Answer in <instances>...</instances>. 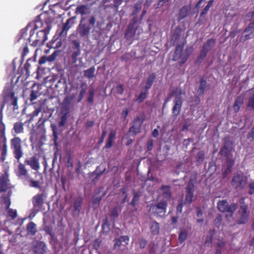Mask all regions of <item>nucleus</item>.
<instances>
[{
    "instance_id": "nucleus-1",
    "label": "nucleus",
    "mask_w": 254,
    "mask_h": 254,
    "mask_svg": "<svg viewBox=\"0 0 254 254\" xmlns=\"http://www.w3.org/2000/svg\"><path fill=\"white\" fill-rule=\"evenodd\" d=\"M95 23L96 18L94 16H90L88 19L86 17H82L76 30L77 36L81 39L88 40L92 28L95 25Z\"/></svg>"
},
{
    "instance_id": "nucleus-2",
    "label": "nucleus",
    "mask_w": 254,
    "mask_h": 254,
    "mask_svg": "<svg viewBox=\"0 0 254 254\" xmlns=\"http://www.w3.org/2000/svg\"><path fill=\"white\" fill-rule=\"evenodd\" d=\"M184 46L185 43L177 45L172 58L173 61L181 60L178 62L180 66H182L187 62L192 52L191 47L186 48L184 51Z\"/></svg>"
},
{
    "instance_id": "nucleus-3",
    "label": "nucleus",
    "mask_w": 254,
    "mask_h": 254,
    "mask_svg": "<svg viewBox=\"0 0 254 254\" xmlns=\"http://www.w3.org/2000/svg\"><path fill=\"white\" fill-rule=\"evenodd\" d=\"M237 204L231 203L229 204L226 200H219L217 202V207L219 211L226 213L225 217L227 218L232 217L237 208Z\"/></svg>"
},
{
    "instance_id": "nucleus-4",
    "label": "nucleus",
    "mask_w": 254,
    "mask_h": 254,
    "mask_svg": "<svg viewBox=\"0 0 254 254\" xmlns=\"http://www.w3.org/2000/svg\"><path fill=\"white\" fill-rule=\"evenodd\" d=\"M10 148L12 151L14 157L19 162V160L23 155V151L22 145V140L18 136H15L10 140Z\"/></svg>"
},
{
    "instance_id": "nucleus-5",
    "label": "nucleus",
    "mask_w": 254,
    "mask_h": 254,
    "mask_svg": "<svg viewBox=\"0 0 254 254\" xmlns=\"http://www.w3.org/2000/svg\"><path fill=\"white\" fill-rule=\"evenodd\" d=\"M241 205L238 211V219L237 223L239 225L245 224L248 221L250 216V211L248 205L244 202V198L240 201Z\"/></svg>"
},
{
    "instance_id": "nucleus-6",
    "label": "nucleus",
    "mask_w": 254,
    "mask_h": 254,
    "mask_svg": "<svg viewBox=\"0 0 254 254\" xmlns=\"http://www.w3.org/2000/svg\"><path fill=\"white\" fill-rule=\"evenodd\" d=\"M18 98L15 96L14 91L9 90L6 91L3 95V101L0 103L1 109H2L6 103H8L10 106H13V110L18 109L17 104Z\"/></svg>"
},
{
    "instance_id": "nucleus-7",
    "label": "nucleus",
    "mask_w": 254,
    "mask_h": 254,
    "mask_svg": "<svg viewBox=\"0 0 254 254\" xmlns=\"http://www.w3.org/2000/svg\"><path fill=\"white\" fill-rule=\"evenodd\" d=\"M248 178L242 172H238L233 177L231 184L235 189H243L246 186Z\"/></svg>"
},
{
    "instance_id": "nucleus-8",
    "label": "nucleus",
    "mask_w": 254,
    "mask_h": 254,
    "mask_svg": "<svg viewBox=\"0 0 254 254\" xmlns=\"http://www.w3.org/2000/svg\"><path fill=\"white\" fill-rule=\"evenodd\" d=\"M168 203L165 200H161L156 205L151 204L149 210L154 215L163 217L165 215L167 210Z\"/></svg>"
},
{
    "instance_id": "nucleus-9",
    "label": "nucleus",
    "mask_w": 254,
    "mask_h": 254,
    "mask_svg": "<svg viewBox=\"0 0 254 254\" xmlns=\"http://www.w3.org/2000/svg\"><path fill=\"white\" fill-rule=\"evenodd\" d=\"M196 178H190L188 182V185L186 188V196L185 199V203L190 204L192 201L193 193L195 189V183Z\"/></svg>"
},
{
    "instance_id": "nucleus-10",
    "label": "nucleus",
    "mask_w": 254,
    "mask_h": 254,
    "mask_svg": "<svg viewBox=\"0 0 254 254\" xmlns=\"http://www.w3.org/2000/svg\"><path fill=\"white\" fill-rule=\"evenodd\" d=\"M46 197V195L44 193H38L32 197V202L33 205V209L38 212L41 210V208L44 203V199Z\"/></svg>"
},
{
    "instance_id": "nucleus-11",
    "label": "nucleus",
    "mask_w": 254,
    "mask_h": 254,
    "mask_svg": "<svg viewBox=\"0 0 254 254\" xmlns=\"http://www.w3.org/2000/svg\"><path fill=\"white\" fill-rule=\"evenodd\" d=\"M143 121L144 119H142L140 116L136 117L132 122V126L129 128L128 132L133 136L140 132Z\"/></svg>"
},
{
    "instance_id": "nucleus-12",
    "label": "nucleus",
    "mask_w": 254,
    "mask_h": 254,
    "mask_svg": "<svg viewBox=\"0 0 254 254\" xmlns=\"http://www.w3.org/2000/svg\"><path fill=\"white\" fill-rule=\"evenodd\" d=\"M1 144L2 146L0 149V160L2 162H4L7 154V139L5 135L4 129L0 130V145Z\"/></svg>"
},
{
    "instance_id": "nucleus-13",
    "label": "nucleus",
    "mask_w": 254,
    "mask_h": 254,
    "mask_svg": "<svg viewBox=\"0 0 254 254\" xmlns=\"http://www.w3.org/2000/svg\"><path fill=\"white\" fill-rule=\"evenodd\" d=\"M181 95H176L173 101L174 106L172 109L173 116L177 117L180 113L183 105V100Z\"/></svg>"
},
{
    "instance_id": "nucleus-14",
    "label": "nucleus",
    "mask_w": 254,
    "mask_h": 254,
    "mask_svg": "<svg viewBox=\"0 0 254 254\" xmlns=\"http://www.w3.org/2000/svg\"><path fill=\"white\" fill-rule=\"evenodd\" d=\"M136 22V20L134 18L128 24L127 30L126 32L125 35V38L127 39L130 40L134 36L137 29Z\"/></svg>"
},
{
    "instance_id": "nucleus-15",
    "label": "nucleus",
    "mask_w": 254,
    "mask_h": 254,
    "mask_svg": "<svg viewBox=\"0 0 254 254\" xmlns=\"http://www.w3.org/2000/svg\"><path fill=\"white\" fill-rule=\"evenodd\" d=\"M51 29V26L48 25L45 29L39 31L37 33V38L34 41L37 43L44 44L48 39L47 35L49 33Z\"/></svg>"
},
{
    "instance_id": "nucleus-16",
    "label": "nucleus",
    "mask_w": 254,
    "mask_h": 254,
    "mask_svg": "<svg viewBox=\"0 0 254 254\" xmlns=\"http://www.w3.org/2000/svg\"><path fill=\"white\" fill-rule=\"evenodd\" d=\"M242 38L245 41L253 38L254 34V20L250 22L244 30V34Z\"/></svg>"
},
{
    "instance_id": "nucleus-17",
    "label": "nucleus",
    "mask_w": 254,
    "mask_h": 254,
    "mask_svg": "<svg viewBox=\"0 0 254 254\" xmlns=\"http://www.w3.org/2000/svg\"><path fill=\"white\" fill-rule=\"evenodd\" d=\"M75 17H72L66 20L65 23L63 26L62 30L59 34V36L61 38L66 37L68 30L75 23Z\"/></svg>"
},
{
    "instance_id": "nucleus-18",
    "label": "nucleus",
    "mask_w": 254,
    "mask_h": 254,
    "mask_svg": "<svg viewBox=\"0 0 254 254\" xmlns=\"http://www.w3.org/2000/svg\"><path fill=\"white\" fill-rule=\"evenodd\" d=\"M63 104L65 105V110L67 112L64 114L61 118V121L59 123V127H63L65 125L67 119V115L69 113V106L70 104V99L69 98L66 97L63 101Z\"/></svg>"
},
{
    "instance_id": "nucleus-19",
    "label": "nucleus",
    "mask_w": 254,
    "mask_h": 254,
    "mask_svg": "<svg viewBox=\"0 0 254 254\" xmlns=\"http://www.w3.org/2000/svg\"><path fill=\"white\" fill-rule=\"evenodd\" d=\"M191 10V6L190 5H185L182 7L178 13L177 14V18L179 20H181L189 16Z\"/></svg>"
},
{
    "instance_id": "nucleus-20",
    "label": "nucleus",
    "mask_w": 254,
    "mask_h": 254,
    "mask_svg": "<svg viewBox=\"0 0 254 254\" xmlns=\"http://www.w3.org/2000/svg\"><path fill=\"white\" fill-rule=\"evenodd\" d=\"M9 180L6 175L0 176V192H6L9 188Z\"/></svg>"
},
{
    "instance_id": "nucleus-21",
    "label": "nucleus",
    "mask_w": 254,
    "mask_h": 254,
    "mask_svg": "<svg viewBox=\"0 0 254 254\" xmlns=\"http://www.w3.org/2000/svg\"><path fill=\"white\" fill-rule=\"evenodd\" d=\"M24 163L35 171H38L40 169L39 160L36 156L31 157L29 159L25 160Z\"/></svg>"
},
{
    "instance_id": "nucleus-22",
    "label": "nucleus",
    "mask_w": 254,
    "mask_h": 254,
    "mask_svg": "<svg viewBox=\"0 0 254 254\" xmlns=\"http://www.w3.org/2000/svg\"><path fill=\"white\" fill-rule=\"evenodd\" d=\"M33 251L36 254H45L46 245L43 242H37L33 248Z\"/></svg>"
},
{
    "instance_id": "nucleus-23",
    "label": "nucleus",
    "mask_w": 254,
    "mask_h": 254,
    "mask_svg": "<svg viewBox=\"0 0 254 254\" xmlns=\"http://www.w3.org/2000/svg\"><path fill=\"white\" fill-rule=\"evenodd\" d=\"M16 175L18 177H26L28 175V170L25 166L21 162H19L16 171Z\"/></svg>"
},
{
    "instance_id": "nucleus-24",
    "label": "nucleus",
    "mask_w": 254,
    "mask_h": 254,
    "mask_svg": "<svg viewBox=\"0 0 254 254\" xmlns=\"http://www.w3.org/2000/svg\"><path fill=\"white\" fill-rule=\"evenodd\" d=\"M207 86V81L204 77L200 78L199 80V85L197 89V93L199 95H202L204 94V91Z\"/></svg>"
},
{
    "instance_id": "nucleus-25",
    "label": "nucleus",
    "mask_w": 254,
    "mask_h": 254,
    "mask_svg": "<svg viewBox=\"0 0 254 254\" xmlns=\"http://www.w3.org/2000/svg\"><path fill=\"white\" fill-rule=\"evenodd\" d=\"M156 77L155 73H152L149 75L145 82V85L144 87V89L149 90L151 88L156 79Z\"/></svg>"
},
{
    "instance_id": "nucleus-26",
    "label": "nucleus",
    "mask_w": 254,
    "mask_h": 254,
    "mask_svg": "<svg viewBox=\"0 0 254 254\" xmlns=\"http://www.w3.org/2000/svg\"><path fill=\"white\" fill-rule=\"evenodd\" d=\"M83 203V198L81 196L75 198L74 200L73 211L79 213L81 210Z\"/></svg>"
},
{
    "instance_id": "nucleus-27",
    "label": "nucleus",
    "mask_w": 254,
    "mask_h": 254,
    "mask_svg": "<svg viewBox=\"0 0 254 254\" xmlns=\"http://www.w3.org/2000/svg\"><path fill=\"white\" fill-rule=\"evenodd\" d=\"M216 41L214 39H209L203 44L202 49L207 53L215 45Z\"/></svg>"
},
{
    "instance_id": "nucleus-28",
    "label": "nucleus",
    "mask_w": 254,
    "mask_h": 254,
    "mask_svg": "<svg viewBox=\"0 0 254 254\" xmlns=\"http://www.w3.org/2000/svg\"><path fill=\"white\" fill-rule=\"evenodd\" d=\"M27 234L31 235H35L37 233L36 225L32 221L28 223L26 226Z\"/></svg>"
},
{
    "instance_id": "nucleus-29",
    "label": "nucleus",
    "mask_w": 254,
    "mask_h": 254,
    "mask_svg": "<svg viewBox=\"0 0 254 254\" xmlns=\"http://www.w3.org/2000/svg\"><path fill=\"white\" fill-rule=\"evenodd\" d=\"M161 189L163 191L162 194L163 197L167 199H169L172 194L170 187L169 186L162 185Z\"/></svg>"
},
{
    "instance_id": "nucleus-30",
    "label": "nucleus",
    "mask_w": 254,
    "mask_h": 254,
    "mask_svg": "<svg viewBox=\"0 0 254 254\" xmlns=\"http://www.w3.org/2000/svg\"><path fill=\"white\" fill-rule=\"evenodd\" d=\"M95 68L94 66L83 71L84 76L90 79L95 77Z\"/></svg>"
},
{
    "instance_id": "nucleus-31",
    "label": "nucleus",
    "mask_w": 254,
    "mask_h": 254,
    "mask_svg": "<svg viewBox=\"0 0 254 254\" xmlns=\"http://www.w3.org/2000/svg\"><path fill=\"white\" fill-rule=\"evenodd\" d=\"M116 135V132L114 131H112L110 133L109 136H108L107 141L105 146V147L106 149H109V148H111V147L113 145V140L115 138Z\"/></svg>"
},
{
    "instance_id": "nucleus-32",
    "label": "nucleus",
    "mask_w": 254,
    "mask_h": 254,
    "mask_svg": "<svg viewBox=\"0 0 254 254\" xmlns=\"http://www.w3.org/2000/svg\"><path fill=\"white\" fill-rule=\"evenodd\" d=\"M251 96L249 98L247 107L250 110H254V87L250 90Z\"/></svg>"
},
{
    "instance_id": "nucleus-33",
    "label": "nucleus",
    "mask_w": 254,
    "mask_h": 254,
    "mask_svg": "<svg viewBox=\"0 0 254 254\" xmlns=\"http://www.w3.org/2000/svg\"><path fill=\"white\" fill-rule=\"evenodd\" d=\"M243 104V99L241 97H238L235 101L233 110L235 113H238L240 109L241 106Z\"/></svg>"
},
{
    "instance_id": "nucleus-34",
    "label": "nucleus",
    "mask_w": 254,
    "mask_h": 254,
    "mask_svg": "<svg viewBox=\"0 0 254 254\" xmlns=\"http://www.w3.org/2000/svg\"><path fill=\"white\" fill-rule=\"evenodd\" d=\"M184 92L181 88H177L172 91L170 95L165 100V104H166L170 100L173 96H176V95H182Z\"/></svg>"
},
{
    "instance_id": "nucleus-35",
    "label": "nucleus",
    "mask_w": 254,
    "mask_h": 254,
    "mask_svg": "<svg viewBox=\"0 0 254 254\" xmlns=\"http://www.w3.org/2000/svg\"><path fill=\"white\" fill-rule=\"evenodd\" d=\"M81 55V50L79 51H72V54L71 55V59L72 61V64H75V66H77L78 65L76 64V63L78 60V57L80 56Z\"/></svg>"
},
{
    "instance_id": "nucleus-36",
    "label": "nucleus",
    "mask_w": 254,
    "mask_h": 254,
    "mask_svg": "<svg viewBox=\"0 0 254 254\" xmlns=\"http://www.w3.org/2000/svg\"><path fill=\"white\" fill-rule=\"evenodd\" d=\"M24 125L21 122H16L14 124L13 130L16 133H20L23 132Z\"/></svg>"
},
{
    "instance_id": "nucleus-37",
    "label": "nucleus",
    "mask_w": 254,
    "mask_h": 254,
    "mask_svg": "<svg viewBox=\"0 0 254 254\" xmlns=\"http://www.w3.org/2000/svg\"><path fill=\"white\" fill-rule=\"evenodd\" d=\"M148 94V90H146L143 88V90L140 92L139 96L136 99V101L138 103H141L146 99Z\"/></svg>"
},
{
    "instance_id": "nucleus-38",
    "label": "nucleus",
    "mask_w": 254,
    "mask_h": 254,
    "mask_svg": "<svg viewBox=\"0 0 254 254\" xmlns=\"http://www.w3.org/2000/svg\"><path fill=\"white\" fill-rule=\"evenodd\" d=\"M232 150H233L231 149L226 148L222 146V147L221 148L220 150L219 154L222 156H224L225 158H228V157H229L230 154L232 152Z\"/></svg>"
},
{
    "instance_id": "nucleus-39",
    "label": "nucleus",
    "mask_w": 254,
    "mask_h": 254,
    "mask_svg": "<svg viewBox=\"0 0 254 254\" xmlns=\"http://www.w3.org/2000/svg\"><path fill=\"white\" fill-rule=\"evenodd\" d=\"M133 196L131 202L130 203V204L132 205L133 207H135L139 200L140 195L138 192L135 191H133Z\"/></svg>"
},
{
    "instance_id": "nucleus-40",
    "label": "nucleus",
    "mask_w": 254,
    "mask_h": 254,
    "mask_svg": "<svg viewBox=\"0 0 254 254\" xmlns=\"http://www.w3.org/2000/svg\"><path fill=\"white\" fill-rule=\"evenodd\" d=\"M188 237V232L185 229L180 231L179 234V241L181 243H184Z\"/></svg>"
},
{
    "instance_id": "nucleus-41",
    "label": "nucleus",
    "mask_w": 254,
    "mask_h": 254,
    "mask_svg": "<svg viewBox=\"0 0 254 254\" xmlns=\"http://www.w3.org/2000/svg\"><path fill=\"white\" fill-rule=\"evenodd\" d=\"M150 230L153 235L158 234L159 232V223L156 221L153 222L150 227Z\"/></svg>"
},
{
    "instance_id": "nucleus-42",
    "label": "nucleus",
    "mask_w": 254,
    "mask_h": 254,
    "mask_svg": "<svg viewBox=\"0 0 254 254\" xmlns=\"http://www.w3.org/2000/svg\"><path fill=\"white\" fill-rule=\"evenodd\" d=\"M94 94H95L94 89L93 88L89 89V92H88V96L87 100L88 102L90 104H92L93 103Z\"/></svg>"
},
{
    "instance_id": "nucleus-43",
    "label": "nucleus",
    "mask_w": 254,
    "mask_h": 254,
    "mask_svg": "<svg viewBox=\"0 0 254 254\" xmlns=\"http://www.w3.org/2000/svg\"><path fill=\"white\" fill-rule=\"evenodd\" d=\"M86 9L87 7L86 5H81L76 7V12L77 13H79L82 15H85L87 13L86 11Z\"/></svg>"
},
{
    "instance_id": "nucleus-44",
    "label": "nucleus",
    "mask_w": 254,
    "mask_h": 254,
    "mask_svg": "<svg viewBox=\"0 0 254 254\" xmlns=\"http://www.w3.org/2000/svg\"><path fill=\"white\" fill-rule=\"evenodd\" d=\"M222 220V215L220 214H218L214 220V224L218 229L220 228V226L221 225Z\"/></svg>"
},
{
    "instance_id": "nucleus-45",
    "label": "nucleus",
    "mask_w": 254,
    "mask_h": 254,
    "mask_svg": "<svg viewBox=\"0 0 254 254\" xmlns=\"http://www.w3.org/2000/svg\"><path fill=\"white\" fill-rule=\"evenodd\" d=\"M207 54L208 53L207 52L201 49L200 52L199 56L197 57L196 59V62L201 63L203 60L206 57Z\"/></svg>"
},
{
    "instance_id": "nucleus-46",
    "label": "nucleus",
    "mask_w": 254,
    "mask_h": 254,
    "mask_svg": "<svg viewBox=\"0 0 254 254\" xmlns=\"http://www.w3.org/2000/svg\"><path fill=\"white\" fill-rule=\"evenodd\" d=\"M29 186L32 188H34L39 190H41L42 188L40 186V182L38 181L31 179L29 181Z\"/></svg>"
},
{
    "instance_id": "nucleus-47",
    "label": "nucleus",
    "mask_w": 254,
    "mask_h": 254,
    "mask_svg": "<svg viewBox=\"0 0 254 254\" xmlns=\"http://www.w3.org/2000/svg\"><path fill=\"white\" fill-rule=\"evenodd\" d=\"M234 142L229 138L225 139L223 146L233 150Z\"/></svg>"
},
{
    "instance_id": "nucleus-48",
    "label": "nucleus",
    "mask_w": 254,
    "mask_h": 254,
    "mask_svg": "<svg viewBox=\"0 0 254 254\" xmlns=\"http://www.w3.org/2000/svg\"><path fill=\"white\" fill-rule=\"evenodd\" d=\"M7 209V213L8 216L10 217L12 219H15L17 216L16 210L9 208Z\"/></svg>"
},
{
    "instance_id": "nucleus-49",
    "label": "nucleus",
    "mask_w": 254,
    "mask_h": 254,
    "mask_svg": "<svg viewBox=\"0 0 254 254\" xmlns=\"http://www.w3.org/2000/svg\"><path fill=\"white\" fill-rule=\"evenodd\" d=\"M209 9V7L206 6H205V7L202 9L201 12L200 13L198 22L201 21L204 19L205 15L208 12Z\"/></svg>"
},
{
    "instance_id": "nucleus-50",
    "label": "nucleus",
    "mask_w": 254,
    "mask_h": 254,
    "mask_svg": "<svg viewBox=\"0 0 254 254\" xmlns=\"http://www.w3.org/2000/svg\"><path fill=\"white\" fill-rule=\"evenodd\" d=\"M29 53V50L27 46H25L21 52V62H23L25 60V57Z\"/></svg>"
},
{
    "instance_id": "nucleus-51",
    "label": "nucleus",
    "mask_w": 254,
    "mask_h": 254,
    "mask_svg": "<svg viewBox=\"0 0 254 254\" xmlns=\"http://www.w3.org/2000/svg\"><path fill=\"white\" fill-rule=\"evenodd\" d=\"M226 160L227 163V170L231 171V168L234 164V160L232 158H230L229 157L226 158Z\"/></svg>"
},
{
    "instance_id": "nucleus-52",
    "label": "nucleus",
    "mask_w": 254,
    "mask_h": 254,
    "mask_svg": "<svg viewBox=\"0 0 254 254\" xmlns=\"http://www.w3.org/2000/svg\"><path fill=\"white\" fill-rule=\"evenodd\" d=\"M226 244V242L222 240H218V242L216 243V249H219L222 251V250L224 248Z\"/></svg>"
},
{
    "instance_id": "nucleus-53",
    "label": "nucleus",
    "mask_w": 254,
    "mask_h": 254,
    "mask_svg": "<svg viewBox=\"0 0 254 254\" xmlns=\"http://www.w3.org/2000/svg\"><path fill=\"white\" fill-rule=\"evenodd\" d=\"M134 10L132 12L133 15L137 14L141 9V4L140 2H137L134 5Z\"/></svg>"
},
{
    "instance_id": "nucleus-54",
    "label": "nucleus",
    "mask_w": 254,
    "mask_h": 254,
    "mask_svg": "<svg viewBox=\"0 0 254 254\" xmlns=\"http://www.w3.org/2000/svg\"><path fill=\"white\" fill-rule=\"evenodd\" d=\"M1 198L2 199L3 203L5 205V208L8 209L11 204L10 199L6 196H3Z\"/></svg>"
},
{
    "instance_id": "nucleus-55",
    "label": "nucleus",
    "mask_w": 254,
    "mask_h": 254,
    "mask_svg": "<svg viewBox=\"0 0 254 254\" xmlns=\"http://www.w3.org/2000/svg\"><path fill=\"white\" fill-rule=\"evenodd\" d=\"M73 44V46L72 47V49L73 51H79L81 50L80 49V43L76 41V40H73L72 42Z\"/></svg>"
},
{
    "instance_id": "nucleus-56",
    "label": "nucleus",
    "mask_w": 254,
    "mask_h": 254,
    "mask_svg": "<svg viewBox=\"0 0 254 254\" xmlns=\"http://www.w3.org/2000/svg\"><path fill=\"white\" fill-rule=\"evenodd\" d=\"M129 110L128 108H126L123 110L121 113V119L123 121H125L127 119V117L128 114Z\"/></svg>"
},
{
    "instance_id": "nucleus-57",
    "label": "nucleus",
    "mask_w": 254,
    "mask_h": 254,
    "mask_svg": "<svg viewBox=\"0 0 254 254\" xmlns=\"http://www.w3.org/2000/svg\"><path fill=\"white\" fill-rule=\"evenodd\" d=\"M191 123L189 119L185 120L184 125H183L182 131H186L188 130L189 127L191 126Z\"/></svg>"
},
{
    "instance_id": "nucleus-58",
    "label": "nucleus",
    "mask_w": 254,
    "mask_h": 254,
    "mask_svg": "<svg viewBox=\"0 0 254 254\" xmlns=\"http://www.w3.org/2000/svg\"><path fill=\"white\" fill-rule=\"evenodd\" d=\"M119 215L118 210L117 207L113 208L111 212V217L114 219L117 218Z\"/></svg>"
},
{
    "instance_id": "nucleus-59",
    "label": "nucleus",
    "mask_w": 254,
    "mask_h": 254,
    "mask_svg": "<svg viewBox=\"0 0 254 254\" xmlns=\"http://www.w3.org/2000/svg\"><path fill=\"white\" fill-rule=\"evenodd\" d=\"M247 139H250L251 141L254 140V126L248 133Z\"/></svg>"
},
{
    "instance_id": "nucleus-60",
    "label": "nucleus",
    "mask_w": 254,
    "mask_h": 254,
    "mask_svg": "<svg viewBox=\"0 0 254 254\" xmlns=\"http://www.w3.org/2000/svg\"><path fill=\"white\" fill-rule=\"evenodd\" d=\"M116 91L118 94H123L124 92V87L123 84L118 85L116 88Z\"/></svg>"
},
{
    "instance_id": "nucleus-61",
    "label": "nucleus",
    "mask_w": 254,
    "mask_h": 254,
    "mask_svg": "<svg viewBox=\"0 0 254 254\" xmlns=\"http://www.w3.org/2000/svg\"><path fill=\"white\" fill-rule=\"evenodd\" d=\"M80 94L84 95L87 90V84L85 82H82L80 85Z\"/></svg>"
},
{
    "instance_id": "nucleus-62",
    "label": "nucleus",
    "mask_w": 254,
    "mask_h": 254,
    "mask_svg": "<svg viewBox=\"0 0 254 254\" xmlns=\"http://www.w3.org/2000/svg\"><path fill=\"white\" fill-rule=\"evenodd\" d=\"M38 97V92L32 90L31 91L30 95V100L31 101H33L36 100Z\"/></svg>"
},
{
    "instance_id": "nucleus-63",
    "label": "nucleus",
    "mask_w": 254,
    "mask_h": 254,
    "mask_svg": "<svg viewBox=\"0 0 254 254\" xmlns=\"http://www.w3.org/2000/svg\"><path fill=\"white\" fill-rule=\"evenodd\" d=\"M254 16V11H250L245 16L246 21H251Z\"/></svg>"
},
{
    "instance_id": "nucleus-64",
    "label": "nucleus",
    "mask_w": 254,
    "mask_h": 254,
    "mask_svg": "<svg viewBox=\"0 0 254 254\" xmlns=\"http://www.w3.org/2000/svg\"><path fill=\"white\" fill-rule=\"evenodd\" d=\"M249 193L251 195L254 193V181L252 182L249 185Z\"/></svg>"
}]
</instances>
